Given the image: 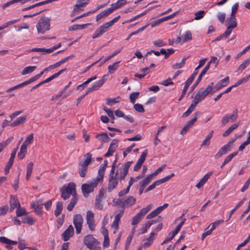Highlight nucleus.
Masks as SVG:
<instances>
[{
	"mask_svg": "<svg viewBox=\"0 0 250 250\" xmlns=\"http://www.w3.org/2000/svg\"><path fill=\"white\" fill-rule=\"evenodd\" d=\"M66 68H64V69H62V70H61L60 71H59L57 73H55L54 74H53V75L51 76L50 77H49L48 78L45 79L44 81V82H45V83H48L50 81H52V80H53L54 79H55L56 78H57L58 77H59L62 73L63 72H64L65 71H66Z\"/></svg>",
	"mask_w": 250,
	"mask_h": 250,
	"instance_id": "30",
	"label": "nucleus"
},
{
	"mask_svg": "<svg viewBox=\"0 0 250 250\" xmlns=\"http://www.w3.org/2000/svg\"><path fill=\"white\" fill-rule=\"evenodd\" d=\"M234 143V139H231L229 140L227 144L222 146L219 151L215 155V158L217 159L221 158L223 155L227 154L228 152L230 151L233 147V144Z\"/></svg>",
	"mask_w": 250,
	"mask_h": 250,
	"instance_id": "5",
	"label": "nucleus"
},
{
	"mask_svg": "<svg viewBox=\"0 0 250 250\" xmlns=\"http://www.w3.org/2000/svg\"><path fill=\"white\" fill-rule=\"evenodd\" d=\"M152 206L151 204H150L146 208H142L138 213L143 217L151 209Z\"/></svg>",
	"mask_w": 250,
	"mask_h": 250,
	"instance_id": "44",
	"label": "nucleus"
},
{
	"mask_svg": "<svg viewBox=\"0 0 250 250\" xmlns=\"http://www.w3.org/2000/svg\"><path fill=\"white\" fill-rule=\"evenodd\" d=\"M86 158L84 162H81L79 163V165H82L87 167L91 162L92 154L88 152L86 154Z\"/></svg>",
	"mask_w": 250,
	"mask_h": 250,
	"instance_id": "35",
	"label": "nucleus"
},
{
	"mask_svg": "<svg viewBox=\"0 0 250 250\" xmlns=\"http://www.w3.org/2000/svg\"><path fill=\"white\" fill-rule=\"evenodd\" d=\"M74 233V229L72 225L68 226L67 229L62 233V236L63 241H67Z\"/></svg>",
	"mask_w": 250,
	"mask_h": 250,
	"instance_id": "16",
	"label": "nucleus"
},
{
	"mask_svg": "<svg viewBox=\"0 0 250 250\" xmlns=\"http://www.w3.org/2000/svg\"><path fill=\"white\" fill-rule=\"evenodd\" d=\"M250 58L245 60L243 62L239 65L237 71L242 72L250 64Z\"/></svg>",
	"mask_w": 250,
	"mask_h": 250,
	"instance_id": "41",
	"label": "nucleus"
},
{
	"mask_svg": "<svg viewBox=\"0 0 250 250\" xmlns=\"http://www.w3.org/2000/svg\"><path fill=\"white\" fill-rule=\"evenodd\" d=\"M36 68V66H27L22 70V71L21 72V74L24 75H26L27 74H29L31 72H32L33 71H34Z\"/></svg>",
	"mask_w": 250,
	"mask_h": 250,
	"instance_id": "43",
	"label": "nucleus"
},
{
	"mask_svg": "<svg viewBox=\"0 0 250 250\" xmlns=\"http://www.w3.org/2000/svg\"><path fill=\"white\" fill-rule=\"evenodd\" d=\"M153 177L154 176L151 174H149L144 180L141 181L140 184H142L146 187L153 180Z\"/></svg>",
	"mask_w": 250,
	"mask_h": 250,
	"instance_id": "40",
	"label": "nucleus"
},
{
	"mask_svg": "<svg viewBox=\"0 0 250 250\" xmlns=\"http://www.w3.org/2000/svg\"><path fill=\"white\" fill-rule=\"evenodd\" d=\"M151 226V223L148 222V221H147L146 224H145V226L144 227H143L142 228H141V233L142 234H144L145 233L147 229L150 227V226Z\"/></svg>",
	"mask_w": 250,
	"mask_h": 250,
	"instance_id": "64",
	"label": "nucleus"
},
{
	"mask_svg": "<svg viewBox=\"0 0 250 250\" xmlns=\"http://www.w3.org/2000/svg\"><path fill=\"white\" fill-rule=\"evenodd\" d=\"M83 222V216L80 214H77L74 216L73 224L76 229L77 234L81 232Z\"/></svg>",
	"mask_w": 250,
	"mask_h": 250,
	"instance_id": "8",
	"label": "nucleus"
},
{
	"mask_svg": "<svg viewBox=\"0 0 250 250\" xmlns=\"http://www.w3.org/2000/svg\"><path fill=\"white\" fill-rule=\"evenodd\" d=\"M0 242L7 244V248L8 249H12V247L11 245H15L17 244L18 241L11 240L5 237H0Z\"/></svg>",
	"mask_w": 250,
	"mask_h": 250,
	"instance_id": "19",
	"label": "nucleus"
},
{
	"mask_svg": "<svg viewBox=\"0 0 250 250\" xmlns=\"http://www.w3.org/2000/svg\"><path fill=\"white\" fill-rule=\"evenodd\" d=\"M90 23L83 24H74L72 26L69 27V31H73L78 29H82L86 28L87 25H89Z\"/></svg>",
	"mask_w": 250,
	"mask_h": 250,
	"instance_id": "37",
	"label": "nucleus"
},
{
	"mask_svg": "<svg viewBox=\"0 0 250 250\" xmlns=\"http://www.w3.org/2000/svg\"><path fill=\"white\" fill-rule=\"evenodd\" d=\"M188 58H184L180 62L176 63L172 65V68L173 69H180L184 67L185 64L186 60Z\"/></svg>",
	"mask_w": 250,
	"mask_h": 250,
	"instance_id": "28",
	"label": "nucleus"
},
{
	"mask_svg": "<svg viewBox=\"0 0 250 250\" xmlns=\"http://www.w3.org/2000/svg\"><path fill=\"white\" fill-rule=\"evenodd\" d=\"M78 201V199L77 198L76 196H73L72 198H71L70 203L68 205L67 207V209L69 211H71L74 206H75L76 204L77 203Z\"/></svg>",
	"mask_w": 250,
	"mask_h": 250,
	"instance_id": "32",
	"label": "nucleus"
},
{
	"mask_svg": "<svg viewBox=\"0 0 250 250\" xmlns=\"http://www.w3.org/2000/svg\"><path fill=\"white\" fill-rule=\"evenodd\" d=\"M96 138L100 140L102 145L104 143L108 142L110 140V139L106 133H102L98 134L95 136Z\"/></svg>",
	"mask_w": 250,
	"mask_h": 250,
	"instance_id": "22",
	"label": "nucleus"
},
{
	"mask_svg": "<svg viewBox=\"0 0 250 250\" xmlns=\"http://www.w3.org/2000/svg\"><path fill=\"white\" fill-rule=\"evenodd\" d=\"M147 154V150L145 149L143 151V152L142 153L140 158L139 159L137 163L135 165V166L134 167V169H133L134 171H137L140 169L143 164L144 163V161L146 160Z\"/></svg>",
	"mask_w": 250,
	"mask_h": 250,
	"instance_id": "12",
	"label": "nucleus"
},
{
	"mask_svg": "<svg viewBox=\"0 0 250 250\" xmlns=\"http://www.w3.org/2000/svg\"><path fill=\"white\" fill-rule=\"evenodd\" d=\"M10 204V211H12L15 209V208H16L17 207L18 208L19 206H21L18 200L15 197H11Z\"/></svg>",
	"mask_w": 250,
	"mask_h": 250,
	"instance_id": "25",
	"label": "nucleus"
},
{
	"mask_svg": "<svg viewBox=\"0 0 250 250\" xmlns=\"http://www.w3.org/2000/svg\"><path fill=\"white\" fill-rule=\"evenodd\" d=\"M26 119V116H21L19 118H18L15 121H14L13 123L10 124V125L11 126L13 127V126H16L20 125L23 124L25 122Z\"/></svg>",
	"mask_w": 250,
	"mask_h": 250,
	"instance_id": "27",
	"label": "nucleus"
},
{
	"mask_svg": "<svg viewBox=\"0 0 250 250\" xmlns=\"http://www.w3.org/2000/svg\"><path fill=\"white\" fill-rule=\"evenodd\" d=\"M178 12H179L178 11H177L171 15H169L165 17H163L161 19H160L157 20L156 21H155L152 22V23L151 24V27H154V26L158 25L159 24H160L161 23H162V22H163L164 21H166L169 19L173 18L178 13Z\"/></svg>",
	"mask_w": 250,
	"mask_h": 250,
	"instance_id": "15",
	"label": "nucleus"
},
{
	"mask_svg": "<svg viewBox=\"0 0 250 250\" xmlns=\"http://www.w3.org/2000/svg\"><path fill=\"white\" fill-rule=\"evenodd\" d=\"M104 110L112 120L115 119L113 111L111 109L107 108L106 107H104Z\"/></svg>",
	"mask_w": 250,
	"mask_h": 250,
	"instance_id": "63",
	"label": "nucleus"
},
{
	"mask_svg": "<svg viewBox=\"0 0 250 250\" xmlns=\"http://www.w3.org/2000/svg\"><path fill=\"white\" fill-rule=\"evenodd\" d=\"M81 167L80 169H79V175L81 177H84L86 174V171L87 170L88 167L82 165H79Z\"/></svg>",
	"mask_w": 250,
	"mask_h": 250,
	"instance_id": "45",
	"label": "nucleus"
},
{
	"mask_svg": "<svg viewBox=\"0 0 250 250\" xmlns=\"http://www.w3.org/2000/svg\"><path fill=\"white\" fill-rule=\"evenodd\" d=\"M83 243L90 250H101L100 243L92 235L85 236Z\"/></svg>",
	"mask_w": 250,
	"mask_h": 250,
	"instance_id": "2",
	"label": "nucleus"
},
{
	"mask_svg": "<svg viewBox=\"0 0 250 250\" xmlns=\"http://www.w3.org/2000/svg\"><path fill=\"white\" fill-rule=\"evenodd\" d=\"M36 27L39 33L43 34L50 29V19L46 17L41 18L39 20Z\"/></svg>",
	"mask_w": 250,
	"mask_h": 250,
	"instance_id": "3",
	"label": "nucleus"
},
{
	"mask_svg": "<svg viewBox=\"0 0 250 250\" xmlns=\"http://www.w3.org/2000/svg\"><path fill=\"white\" fill-rule=\"evenodd\" d=\"M124 202L125 203V206L126 207H130L134 205L136 202V199L133 197V196H130L126 199L124 201Z\"/></svg>",
	"mask_w": 250,
	"mask_h": 250,
	"instance_id": "36",
	"label": "nucleus"
},
{
	"mask_svg": "<svg viewBox=\"0 0 250 250\" xmlns=\"http://www.w3.org/2000/svg\"><path fill=\"white\" fill-rule=\"evenodd\" d=\"M63 187L66 192H68L70 195H72L73 196H76V185L74 183H70L66 187Z\"/></svg>",
	"mask_w": 250,
	"mask_h": 250,
	"instance_id": "17",
	"label": "nucleus"
},
{
	"mask_svg": "<svg viewBox=\"0 0 250 250\" xmlns=\"http://www.w3.org/2000/svg\"><path fill=\"white\" fill-rule=\"evenodd\" d=\"M133 107L134 109L138 112L143 113L145 112L143 106L140 104H134Z\"/></svg>",
	"mask_w": 250,
	"mask_h": 250,
	"instance_id": "52",
	"label": "nucleus"
},
{
	"mask_svg": "<svg viewBox=\"0 0 250 250\" xmlns=\"http://www.w3.org/2000/svg\"><path fill=\"white\" fill-rule=\"evenodd\" d=\"M16 214L17 216H21L23 215L27 214V212L25 209L21 207L20 206L16 210Z\"/></svg>",
	"mask_w": 250,
	"mask_h": 250,
	"instance_id": "46",
	"label": "nucleus"
},
{
	"mask_svg": "<svg viewBox=\"0 0 250 250\" xmlns=\"http://www.w3.org/2000/svg\"><path fill=\"white\" fill-rule=\"evenodd\" d=\"M250 79V75L242 78L236 83H235V87L238 86L242 83H246Z\"/></svg>",
	"mask_w": 250,
	"mask_h": 250,
	"instance_id": "54",
	"label": "nucleus"
},
{
	"mask_svg": "<svg viewBox=\"0 0 250 250\" xmlns=\"http://www.w3.org/2000/svg\"><path fill=\"white\" fill-rule=\"evenodd\" d=\"M140 93L138 92H132L130 95V100L131 103L134 104L136 100L138 98Z\"/></svg>",
	"mask_w": 250,
	"mask_h": 250,
	"instance_id": "48",
	"label": "nucleus"
},
{
	"mask_svg": "<svg viewBox=\"0 0 250 250\" xmlns=\"http://www.w3.org/2000/svg\"><path fill=\"white\" fill-rule=\"evenodd\" d=\"M174 176V173H171V174L167 176L166 177L162 178L161 179L158 180L154 182L152 184L149 186L145 190L146 192H147L156 188V186H158L167 181H168L171 178L173 177Z\"/></svg>",
	"mask_w": 250,
	"mask_h": 250,
	"instance_id": "9",
	"label": "nucleus"
},
{
	"mask_svg": "<svg viewBox=\"0 0 250 250\" xmlns=\"http://www.w3.org/2000/svg\"><path fill=\"white\" fill-rule=\"evenodd\" d=\"M113 202L114 203L113 206H114L119 205L121 207L123 208H125V203L124 201H122L120 199H114L113 200Z\"/></svg>",
	"mask_w": 250,
	"mask_h": 250,
	"instance_id": "55",
	"label": "nucleus"
},
{
	"mask_svg": "<svg viewBox=\"0 0 250 250\" xmlns=\"http://www.w3.org/2000/svg\"><path fill=\"white\" fill-rule=\"evenodd\" d=\"M120 99V96H118L116 98H113V99H107L106 100L107 101V104L108 105L111 106L113 105L114 104L117 103L118 102L117 101V99Z\"/></svg>",
	"mask_w": 250,
	"mask_h": 250,
	"instance_id": "59",
	"label": "nucleus"
},
{
	"mask_svg": "<svg viewBox=\"0 0 250 250\" xmlns=\"http://www.w3.org/2000/svg\"><path fill=\"white\" fill-rule=\"evenodd\" d=\"M142 218V217L138 213H137L135 216H134L133 217L132 219L131 224L134 226L137 225L138 223L140 222Z\"/></svg>",
	"mask_w": 250,
	"mask_h": 250,
	"instance_id": "49",
	"label": "nucleus"
},
{
	"mask_svg": "<svg viewBox=\"0 0 250 250\" xmlns=\"http://www.w3.org/2000/svg\"><path fill=\"white\" fill-rule=\"evenodd\" d=\"M213 131H211L209 134L206 136V138L203 142L201 146H208L210 144V140L212 136Z\"/></svg>",
	"mask_w": 250,
	"mask_h": 250,
	"instance_id": "42",
	"label": "nucleus"
},
{
	"mask_svg": "<svg viewBox=\"0 0 250 250\" xmlns=\"http://www.w3.org/2000/svg\"><path fill=\"white\" fill-rule=\"evenodd\" d=\"M31 207L32 208H34L35 209V211L40 215H41L42 213V204H40L39 202H38L37 204H36L35 203H33L31 204Z\"/></svg>",
	"mask_w": 250,
	"mask_h": 250,
	"instance_id": "38",
	"label": "nucleus"
},
{
	"mask_svg": "<svg viewBox=\"0 0 250 250\" xmlns=\"http://www.w3.org/2000/svg\"><path fill=\"white\" fill-rule=\"evenodd\" d=\"M63 208V204L62 202H58L56 204V208L54 211L55 215L57 217L62 212Z\"/></svg>",
	"mask_w": 250,
	"mask_h": 250,
	"instance_id": "31",
	"label": "nucleus"
},
{
	"mask_svg": "<svg viewBox=\"0 0 250 250\" xmlns=\"http://www.w3.org/2000/svg\"><path fill=\"white\" fill-rule=\"evenodd\" d=\"M208 95L207 93L204 90V89L201 88L195 95L194 98L199 102L205 98Z\"/></svg>",
	"mask_w": 250,
	"mask_h": 250,
	"instance_id": "21",
	"label": "nucleus"
},
{
	"mask_svg": "<svg viewBox=\"0 0 250 250\" xmlns=\"http://www.w3.org/2000/svg\"><path fill=\"white\" fill-rule=\"evenodd\" d=\"M234 130V125H232L223 134V137L228 136Z\"/></svg>",
	"mask_w": 250,
	"mask_h": 250,
	"instance_id": "62",
	"label": "nucleus"
},
{
	"mask_svg": "<svg viewBox=\"0 0 250 250\" xmlns=\"http://www.w3.org/2000/svg\"><path fill=\"white\" fill-rule=\"evenodd\" d=\"M107 161L104 160L103 164L100 166L98 170V175L96 177L98 181H102L104 176V171L107 165Z\"/></svg>",
	"mask_w": 250,
	"mask_h": 250,
	"instance_id": "14",
	"label": "nucleus"
},
{
	"mask_svg": "<svg viewBox=\"0 0 250 250\" xmlns=\"http://www.w3.org/2000/svg\"><path fill=\"white\" fill-rule=\"evenodd\" d=\"M234 5L232 6L231 16L228 18L226 20V24L228 25L226 31L224 33L227 37H228L232 32V30L234 28Z\"/></svg>",
	"mask_w": 250,
	"mask_h": 250,
	"instance_id": "6",
	"label": "nucleus"
},
{
	"mask_svg": "<svg viewBox=\"0 0 250 250\" xmlns=\"http://www.w3.org/2000/svg\"><path fill=\"white\" fill-rule=\"evenodd\" d=\"M86 223L88 226V228L91 231H94L95 229V220H94V214L90 211L88 210L86 212Z\"/></svg>",
	"mask_w": 250,
	"mask_h": 250,
	"instance_id": "10",
	"label": "nucleus"
},
{
	"mask_svg": "<svg viewBox=\"0 0 250 250\" xmlns=\"http://www.w3.org/2000/svg\"><path fill=\"white\" fill-rule=\"evenodd\" d=\"M124 211V209L121 210L119 213L116 214L114 218V220L112 223V227H114L116 229H118L119 227V222L120 221V218L122 216L123 213Z\"/></svg>",
	"mask_w": 250,
	"mask_h": 250,
	"instance_id": "23",
	"label": "nucleus"
},
{
	"mask_svg": "<svg viewBox=\"0 0 250 250\" xmlns=\"http://www.w3.org/2000/svg\"><path fill=\"white\" fill-rule=\"evenodd\" d=\"M205 13V12L204 10H201V11H199L198 12H195L194 14V15H195L194 20H199L201 19L202 18H203L204 14Z\"/></svg>",
	"mask_w": 250,
	"mask_h": 250,
	"instance_id": "53",
	"label": "nucleus"
},
{
	"mask_svg": "<svg viewBox=\"0 0 250 250\" xmlns=\"http://www.w3.org/2000/svg\"><path fill=\"white\" fill-rule=\"evenodd\" d=\"M110 13H111V12L109 8L102 11L101 13L96 16V21H98L101 19L107 17Z\"/></svg>",
	"mask_w": 250,
	"mask_h": 250,
	"instance_id": "33",
	"label": "nucleus"
},
{
	"mask_svg": "<svg viewBox=\"0 0 250 250\" xmlns=\"http://www.w3.org/2000/svg\"><path fill=\"white\" fill-rule=\"evenodd\" d=\"M120 61L114 62L113 64L110 65L108 67V72L109 74H113L119 66Z\"/></svg>",
	"mask_w": 250,
	"mask_h": 250,
	"instance_id": "34",
	"label": "nucleus"
},
{
	"mask_svg": "<svg viewBox=\"0 0 250 250\" xmlns=\"http://www.w3.org/2000/svg\"><path fill=\"white\" fill-rule=\"evenodd\" d=\"M18 243H19L18 247L20 250H23L25 249H28V247H26L25 242L24 240H22L21 238H19Z\"/></svg>",
	"mask_w": 250,
	"mask_h": 250,
	"instance_id": "47",
	"label": "nucleus"
},
{
	"mask_svg": "<svg viewBox=\"0 0 250 250\" xmlns=\"http://www.w3.org/2000/svg\"><path fill=\"white\" fill-rule=\"evenodd\" d=\"M120 18V16H118L109 22H105L101 25L94 33L92 39H95L105 33L109 27L112 26L115 22H117Z\"/></svg>",
	"mask_w": 250,
	"mask_h": 250,
	"instance_id": "1",
	"label": "nucleus"
},
{
	"mask_svg": "<svg viewBox=\"0 0 250 250\" xmlns=\"http://www.w3.org/2000/svg\"><path fill=\"white\" fill-rule=\"evenodd\" d=\"M86 5V3H79L76 4L74 6L73 9L71 12V16H74L79 11H82L83 9L82 8L84 7Z\"/></svg>",
	"mask_w": 250,
	"mask_h": 250,
	"instance_id": "24",
	"label": "nucleus"
},
{
	"mask_svg": "<svg viewBox=\"0 0 250 250\" xmlns=\"http://www.w3.org/2000/svg\"><path fill=\"white\" fill-rule=\"evenodd\" d=\"M102 181H98L96 178L94 181L89 184H83L82 186V190L85 197H87L89 194L94 191V188L97 187L100 182Z\"/></svg>",
	"mask_w": 250,
	"mask_h": 250,
	"instance_id": "4",
	"label": "nucleus"
},
{
	"mask_svg": "<svg viewBox=\"0 0 250 250\" xmlns=\"http://www.w3.org/2000/svg\"><path fill=\"white\" fill-rule=\"evenodd\" d=\"M119 141L117 139L112 140L111 143L109 145V147L108 149V151L106 153L104 156L107 157L112 155L113 153L116 150L118 146Z\"/></svg>",
	"mask_w": 250,
	"mask_h": 250,
	"instance_id": "11",
	"label": "nucleus"
},
{
	"mask_svg": "<svg viewBox=\"0 0 250 250\" xmlns=\"http://www.w3.org/2000/svg\"><path fill=\"white\" fill-rule=\"evenodd\" d=\"M61 192V197L63 200H66L70 197V194L65 191V189L62 187L60 189Z\"/></svg>",
	"mask_w": 250,
	"mask_h": 250,
	"instance_id": "56",
	"label": "nucleus"
},
{
	"mask_svg": "<svg viewBox=\"0 0 250 250\" xmlns=\"http://www.w3.org/2000/svg\"><path fill=\"white\" fill-rule=\"evenodd\" d=\"M122 6L121 5V4L119 3L118 1H117L116 2L112 4L111 5L110 7L109 8V9L112 13L114 10L119 9Z\"/></svg>",
	"mask_w": 250,
	"mask_h": 250,
	"instance_id": "57",
	"label": "nucleus"
},
{
	"mask_svg": "<svg viewBox=\"0 0 250 250\" xmlns=\"http://www.w3.org/2000/svg\"><path fill=\"white\" fill-rule=\"evenodd\" d=\"M182 43L186 42L192 39V34L190 31H187L185 34L182 35Z\"/></svg>",
	"mask_w": 250,
	"mask_h": 250,
	"instance_id": "29",
	"label": "nucleus"
},
{
	"mask_svg": "<svg viewBox=\"0 0 250 250\" xmlns=\"http://www.w3.org/2000/svg\"><path fill=\"white\" fill-rule=\"evenodd\" d=\"M102 199L96 198L95 205L96 208L100 210H102L103 208V205L102 204Z\"/></svg>",
	"mask_w": 250,
	"mask_h": 250,
	"instance_id": "60",
	"label": "nucleus"
},
{
	"mask_svg": "<svg viewBox=\"0 0 250 250\" xmlns=\"http://www.w3.org/2000/svg\"><path fill=\"white\" fill-rule=\"evenodd\" d=\"M229 77H227L225 79L221 80L214 86L216 91L219 90L221 88L226 86L229 83Z\"/></svg>",
	"mask_w": 250,
	"mask_h": 250,
	"instance_id": "20",
	"label": "nucleus"
},
{
	"mask_svg": "<svg viewBox=\"0 0 250 250\" xmlns=\"http://www.w3.org/2000/svg\"><path fill=\"white\" fill-rule=\"evenodd\" d=\"M68 87V86H65L64 87V88L58 93V94H57L55 96H53L52 97L51 101H54V100L59 99L65 92V91L66 90V89Z\"/></svg>",
	"mask_w": 250,
	"mask_h": 250,
	"instance_id": "51",
	"label": "nucleus"
},
{
	"mask_svg": "<svg viewBox=\"0 0 250 250\" xmlns=\"http://www.w3.org/2000/svg\"><path fill=\"white\" fill-rule=\"evenodd\" d=\"M27 145L23 144L21 146L20 152L18 154V157L20 159H22L24 158L25 154L27 153Z\"/></svg>",
	"mask_w": 250,
	"mask_h": 250,
	"instance_id": "26",
	"label": "nucleus"
},
{
	"mask_svg": "<svg viewBox=\"0 0 250 250\" xmlns=\"http://www.w3.org/2000/svg\"><path fill=\"white\" fill-rule=\"evenodd\" d=\"M33 134H30L26 138L23 144L27 145V146L29 145L32 144L33 142Z\"/></svg>",
	"mask_w": 250,
	"mask_h": 250,
	"instance_id": "50",
	"label": "nucleus"
},
{
	"mask_svg": "<svg viewBox=\"0 0 250 250\" xmlns=\"http://www.w3.org/2000/svg\"><path fill=\"white\" fill-rule=\"evenodd\" d=\"M118 176L109 177L107 187V190L108 192H111L114 188H116L118 184Z\"/></svg>",
	"mask_w": 250,
	"mask_h": 250,
	"instance_id": "13",
	"label": "nucleus"
},
{
	"mask_svg": "<svg viewBox=\"0 0 250 250\" xmlns=\"http://www.w3.org/2000/svg\"><path fill=\"white\" fill-rule=\"evenodd\" d=\"M202 112L200 111H197L195 113L193 118L191 120L187 122L186 125L184 126L181 131L180 134L182 135H185L187 132V131L193 126V125L197 121V118L202 115Z\"/></svg>",
	"mask_w": 250,
	"mask_h": 250,
	"instance_id": "7",
	"label": "nucleus"
},
{
	"mask_svg": "<svg viewBox=\"0 0 250 250\" xmlns=\"http://www.w3.org/2000/svg\"><path fill=\"white\" fill-rule=\"evenodd\" d=\"M22 222L24 223H27L31 225L35 222V220L32 217L26 216L22 220Z\"/></svg>",
	"mask_w": 250,
	"mask_h": 250,
	"instance_id": "61",
	"label": "nucleus"
},
{
	"mask_svg": "<svg viewBox=\"0 0 250 250\" xmlns=\"http://www.w3.org/2000/svg\"><path fill=\"white\" fill-rule=\"evenodd\" d=\"M106 80V76L104 75L100 80L93 85L94 89H95V90H98L104 83Z\"/></svg>",
	"mask_w": 250,
	"mask_h": 250,
	"instance_id": "39",
	"label": "nucleus"
},
{
	"mask_svg": "<svg viewBox=\"0 0 250 250\" xmlns=\"http://www.w3.org/2000/svg\"><path fill=\"white\" fill-rule=\"evenodd\" d=\"M193 81L191 80L190 79H188L187 81L185 82V86L183 89V95L185 94L187 89H188L189 86L190 85V84L192 83Z\"/></svg>",
	"mask_w": 250,
	"mask_h": 250,
	"instance_id": "58",
	"label": "nucleus"
},
{
	"mask_svg": "<svg viewBox=\"0 0 250 250\" xmlns=\"http://www.w3.org/2000/svg\"><path fill=\"white\" fill-rule=\"evenodd\" d=\"M199 102L194 98L188 109L183 114L182 117H187L194 110Z\"/></svg>",
	"mask_w": 250,
	"mask_h": 250,
	"instance_id": "18",
	"label": "nucleus"
}]
</instances>
